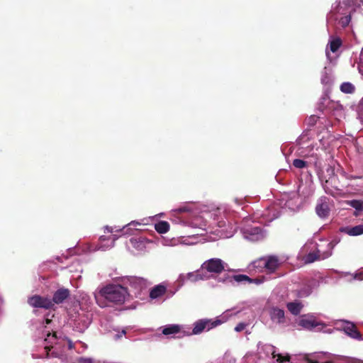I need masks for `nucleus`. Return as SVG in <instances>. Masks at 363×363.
I'll list each match as a JSON object with an SVG mask.
<instances>
[{"label": "nucleus", "instance_id": "f257e3e1", "mask_svg": "<svg viewBox=\"0 0 363 363\" xmlns=\"http://www.w3.org/2000/svg\"><path fill=\"white\" fill-rule=\"evenodd\" d=\"M223 212L221 208L211 211H203L199 216H196L189 223L194 228H199L209 232L215 236L209 238L210 241H215L220 238H232L237 230V226L229 221L219 220L218 214Z\"/></svg>", "mask_w": 363, "mask_h": 363}, {"label": "nucleus", "instance_id": "f03ea898", "mask_svg": "<svg viewBox=\"0 0 363 363\" xmlns=\"http://www.w3.org/2000/svg\"><path fill=\"white\" fill-rule=\"evenodd\" d=\"M128 296V289L120 284H108L94 293L96 302L101 308L107 306V303L102 298L116 304H123Z\"/></svg>", "mask_w": 363, "mask_h": 363}, {"label": "nucleus", "instance_id": "7ed1b4c3", "mask_svg": "<svg viewBox=\"0 0 363 363\" xmlns=\"http://www.w3.org/2000/svg\"><path fill=\"white\" fill-rule=\"evenodd\" d=\"M355 6L356 4L353 1L336 3L328 15V21H335L342 28L348 26L351 21V13L355 11Z\"/></svg>", "mask_w": 363, "mask_h": 363}, {"label": "nucleus", "instance_id": "20e7f679", "mask_svg": "<svg viewBox=\"0 0 363 363\" xmlns=\"http://www.w3.org/2000/svg\"><path fill=\"white\" fill-rule=\"evenodd\" d=\"M239 311L235 308L226 310L220 315L218 316L215 320H200L194 324V328L192 332H190V335H199L204 330H209L222 323H225L233 315H237Z\"/></svg>", "mask_w": 363, "mask_h": 363}, {"label": "nucleus", "instance_id": "39448f33", "mask_svg": "<svg viewBox=\"0 0 363 363\" xmlns=\"http://www.w3.org/2000/svg\"><path fill=\"white\" fill-rule=\"evenodd\" d=\"M250 218L244 220L240 231L243 238L251 242L262 240L267 236V232L259 225H252ZM254 223V220H252Z\"/></svg>", "mask_w": 363, "mask_h": 363}, {"label": "nucleus", "instance_id": "423d86ee", "mask_svg": "<svg viewBox=\"0 0 363 363\" xmlns=\"http://www.w3.org/2000/svg\"><path fill=\"white\" fill-rule=\"evenodd\" d=\"M52 323V320L46 318L45 323L46 325L43 326V330L42 331V335L39 337L40 339H43L45 342V349L46 350H50V348H53V345L61 344L62 342H67L69 349H72L74 347L73 342L67 338H60L57 337L56 333L53 331L48 325Z\"/></svg>", "mask_w": 363, "mask_h": 363}, {"label": "nucleus", "instance_id": "0eeeda50", "mask_svg": "<svg viewBox=\"0 0 363 363\" xmlns=\"http://www.w3.org/2000/svg\"><path fill=\"white\" fill-rule=\"evenodd\" d=\"M300 199L296 192L286 193L281 195L279 205L282 208H289L291 211H296L299 208Z\"/></svg>", "mask_w": 363, "mask_h": 363}, {"label": "nucleus", "instance_id": "6e6552de", "mask_svg": "<svg viewBox=\"0 0 363 363\" xmlns=\"http://www.w3.org/2000/svg\"><path fill=\"white\" fill-rule=\"evenodd\" d=\"M333 247L334 245L332 242H328V250L326 251H323L321 249L318 248L315 252H309L303 258L305 263L309 264L316 260L325 259L329 257L332 255Z\"/></svg>", "mask_w": 363, "mask_h": 363}, {"label": "nucleus", "instance_id": "1a4fd4ad", "mask_svg": "<svg viewBox=\"0 0 363 363\" xmlns=\"http://www.w3.org/2000/svg\"><path fill=\"white\" fill-rule=\"evenodd\" d=\"M269 315L272 325L274 327H284L286 324L285 312L278 306H272L269 309Z\"/></svg>", "mask_w": 363, "mask_h": 363}, {"label": "nucleus", "instance_id": "9d476101", "mask_svg": "<svg viewBox=\"0 0 363 363\" xmlns=\"http://www.w3.org/2000/svg\"><path fill=\"white\" fill-rule=\"evenodd\" d=\"M162 333L163 335L173 337L177 335L178 337H181L185 335H190L189 329L186 330L184 325L178 324H169L164 325L162 328Z\"/></svg>", "mask_w": 363, "mask_h": 363}, {"label": "nucleus", "instance_id": "9b49d317", "mask_svg": "<svg viewBox=\"0 0 363 363\" xmlns=\"http://www.w3.org/2000/svg\"><path fill=\"white\" fill-rule=\"evenodd\" d=\"M225 263L219 258H211L204 262L201 267L211 273L219 274L225 269Z\"/></svg>", "mask_w": 363, "mask_h": 363}, {"label": "nucleus", "instance_id": "f8f14e48", "mask_svg": "<svg viewBox=\"0 0 363 363\" xmlns=\"http://www.w3.org/2000/svg\"><path fill=\"white\" fill-rule=\"evenodd\" d=\"M104 232L105 233H112V236L108 238L107 240H111L110 244L106 245L102 244L100 246H99L98 250H106L108 249H110L114 246V242L116 240H118L120 237L122 235V230L121 228L119 226H105L104 227Z\"/></svg>", "mask_w": 363, "mask_h": 363}, {"label": "nucleus", "instance_id": "ddd939ff", "mask_svg": "<svg viewBox=\"0 0 363 363\" xmlns=\"http://www.w3.org/2000/svg\"><path fill=\"white\" fill-rule=\"evenodd\" d=\"M28 301V303L34 308L48 309L53 306L52 301L50 298L38 295H35L29 298Z\"/></svg>", "mask_w": 363, "mask_h": 363}, {"label": "nucleus", "instance_id": "4468645a", "mask_svg": "<svg viewBox=\"0 0 363 363\" xmlns=\"http://www.w3.org/2000/svg\"><path fill=\"white\" fill-rule=\"evenodd\" d=\"M341 45H342V41L340 38L333 37V36L330 37L328 46L326 48L325 53H326L328 60L330 62H333V57L330 55V52H331L333 53H335L336 52H337V50L340 48V47L341 46Z\"/></svg>", "mask_w": 363, "mask_h": 363}, {"label": "nucleus", "instance_id": "2eb2a0df", "mask_svg": "<svg viewBox=\"0 0 363 363\" xmlns=\"http://www.w3.org/2000/svg\"><path fill=\"white\" fill-rule=\"evenodd\" d=\"M298 324L303 328L312 330L320 325V323L318 322L313 316L305 315L300 317Z\"/></svg>", "mask_w": 363, "mask_h": 363}, {"label": "nucleus", "instance_id": "dca6fc26", "mask_svg": "<svg viewBox=\"0 0 363 363\" xmlns=\"http://www.w3.org/2000/svg\"><path fill=\"white\" fill-rule=\"evenodd\" d=\"M74 327L78 332H84L89 325L91 320L88 315L85 314H79L73 319Z\"/></svg>", "mask_w": 363, "mask_h": 363}, {"label": "nucleus", "instance_id": "f3484780", "mask_svg": "<svg viewBox=\"0 0 363 363\" xmlns=\"http://www.w3.org/2000/svg\"><path fill=\"white\" fill-rule=\"evenodd\" d=\"M263 259L267 274L274 273L280 264L279 260L276 256L264 257Z\"/></svg>", "mask_w": 363, "mask_h": 363}, {"label": "nucleus", "instance_id": "a211bd4d", "mask_svg": "<svg viewBox=\"0 0 363 363\" xmlns=\"http://www.w3.org/2000/svg\"><path fill=\"white\" fill-rule=\"evenodd\" d=\"M130 242L133 247L138 252H144L146 250L147 245L152 242L143 237L132 238Z\"/></svg>", "mask_w": 363, "mask_h": 363}, {"label": "nucleus", "instance_id": "6ab92c4d", "mask_svg": "<svg viewBox=\"0 0 363 363\" xmlns=\"http://www.w3.org/2000/svg\"><path fill=\"white\" fill-rule=\"evenodd\" d=\"M316 213L320 218H326L329 214L328 199L326 197H321L315 207Z\"/></svg>", "mask_w": 363, "mask_h": 363}, {"label": "nucleus", "instance_id": "aec40b11", "mask_svg": "<svg viewBox=\"0 0 363 363\" xmlns=\"http://www.w3.org/2000/svg\"><path fill=\"white\" fill-rule=\"evenodd\" d=\"M145 220L146 219H143L141 221L133 220L128 223L127 225H123L121 228L122 235L128 236L133 235L135 232L138 230V229L136 228L137 226L147 224V223L145 222Z\"/></svg>", "mask_w": 363, "mask_h": 363}, {"label": "nucleus", "instance_id": "412c9836", "mask_svg": "<svg viewBox=\"0 0 363 363\" xmlns=\"http://www.w3.org/2000/svg\"><path fill=\"white\" fill-rule=\"evenodd\" d=\"M342 329L352 338L362 340V337L356 326L351 322L342 321Z\"/></svg>", "mask_w": 363, "mask_h": 363}, {"label": "nucleus", "instance_id": "4be33fe9", "mask_svg": "<svg viewBox=\"0 0 363 363\" xmlns=\"http://www.w3.org/2000/svg\"><path fill=\"white\" fill-rule=\"evenodd\" d=\"M280 216L279 211H277L276 208V204H274L271 207L266 209L264 213L262 214L263 217V220H260V223H269L276 219Z\"/></svg>", "mask_w": 363, "mask_h": 363}, {"label": "nucleus", "instance_id": "5701e85b", "mask_svg": "<svg viewBox=\"0 0 363 363\" xmlns=\"http://www.w3.org/2000/svg\"><path fill=\"white\" fill-rule=\"evenodd\" d=\"M249 272L252 273L265 272V265L263 257H260L252 262L247 267Z\"/></svg>", "mask_w": 363, "mask_h": 363}, {"label": "nucleus", "instance_id": "b1692460", "mask_svg": "<svg viewBox=\"0 0 363 363\" xmlns=\"http://www.w3.org/2000/svg\"><path fill=\"white\" fill-rule=\"evenodd\" d=\"M318 286V284L315 281H312L308 284L304 285L298 291V296L300 298H305L308 296L313 291V290Z\"/></svg>", "mask_w": 363, "mask_h": 363}, {"label": "nucleus", "instance_id": "393cba45", "mask_svg": "<svg viewBox=\"0 0 363 363\" xmlns=\"http://www.w3.org/2000/svg\"><path fill=\"white\" fill-rule=\"evenodd\" d=\"M69 292L67 289H60L57 290L53 295L52 300V303H62L69 296Z\"/></svg>", "mask_w": 363, "mask_h": 363}, {"label": "nucleus", "instance_id": "a878e982", "mask_svg": "<svg viewBox=\"0 0 363 363\" xmlns=\"http://www.w3.org/2000/svg\"><path fill=\"white\" fill-rule=\"evenodd\" d=\"M286 308L293 315H298L303 308V304L299 301H294L286 303Z\"/></svg>", "mask_w": 363, "mask_h": 363}, {"label": "nucleus", "instance_id": "bb28decb", "mask_svg": "<svg viewBox=\"0 0 363 363\" xmlns=\"http://www.w3.org/2000/svg\"><path fill=\"white\" fill-rule=\"evenodd\" d=\"M341 231L350 236L360 235L363 234V225H359L352 228H344Z\"/></svg>", "mask_w": 363, "mask_h": 363}, {"label": "nucleus", "instance_id": "cd10ccee", "mask_svg": "<svg viewBox=\"0 0 363 363\" xmlns=\"http://www.w3.org/2000/svg\"><path fill=\"white\" fill-rule=\"evenodd\" d=\"M166 291L165 286L159 284L155 286L150 292V297L155 299L162 296Z\"/></svg>", "mask_w": 363, "mask_h": 363}, {"label": "nucleus", "instance_id": "c85d7f7f", "mask_svg": "<svg viewBox=\"0 0 363 363\" xmlns=\"http://www.w3.org/2000/svg\"><path fill=\"white\" fill-rule=\"evenodd\" d=\"M186 277L191 282H196L200 280H204L207 278L205 274L199 271L189 272L186 274Z\"/></svg>", "mask_w": 363, "mask_h": 363}, {"label": "nucleus", "instance_id": "c756f323", "mask_svg": "<svg viewBox=\"0 0 363 363\" xmlns=\"http://www.w3.org/2000/svg\"><path fill=\"white\" fill-rule=\"evenodd\" d=\"M130 282L137 289H142L147 285V281L140 277H132L130 279Z\"/></svg>", "mask_w": 363, "mask_h": 363}, {"label": "nucleus", "instance_id": "7c9ffc66", "mask_svg": "<svg viewBox=\"0 0 363 363\" xmlns=\"http://www.w3.org/2000/svg\"><path fill=\"white\" fill-rule=\"evenodd\" d=\"M262 350L265 354L266 357H272L273 359L277 358L279 354L276 353L275 347L272 345H264L262 347Z\"/></svg>", "mask_w": 363, "mask_h": 363}, {"label": "nucleus", "instance_id": "2f4dec72", "mask_svg": "<svg viewBox=\"0 0 363 363\" xmlns=\"http://www.w3.org/2000/svg\"><path fill=\"white\" fill-rule=\"evenodd\" d=\"M155 229L160 234L166 233L169 230V224L167 221H160L155 223Z\"/></svg>", "mask_w": 363, "mask_h": 363}, {"label": "nucleus", "instance_id": "473e14b6", "mask_svg": "<svg viewBox=\"0 0 363 363\" xmlns=\"http://www.w3.org/2000/svg\"><path fill=\"white\" fill-rule=\"evenodd\" d=\"M177 239L179 245H193L198 242V238L194 236L187 238H178Z\"/></svg>", "mask_w": 363, "mask_h": 363}, {"label": "nucleus", "instance_id": "72a5a7b5", "mask_svg": "<svg viewBox=\"0 0 363 363\" xmlns=\"http://www.w3.org/2000/svg\"><path fill=\"white\" fill-rule=\"evenodd\" d=\"M323 353H313L307 355L306 360L311 363H330L329 362H320L323 357Z\"/></svg>", "mask_w": 363, "mask_h": 363}, {"label": "nucleus", "instance_id": "f704fd0d", "mask_svg": "<svg viewBox=\"0 0 363 363\" xmlns=\"http://www.w3.org/2000/svg\"><path fill=\"white\" fill-rule=\"evenodd\" d=\"M244 279L248 280L250 282L254 283L257 285L262 284L266 280V279L264 277L262 278L250 279L248 277L245 275H240L238 277V278L236 279V280L238 281H241Z\"/></svg>", "mask_w": 363, "mask_h": 363}, {"label": "nucleus", "instance_id": "c9c22d12", "mask_svg": "<svg viewBox=\"0 0 363 363\" xmlns=\"http://www.w3.org/2000/svg\"><path fill=\"white\" fill-rule=\"evenodd\" d=\"M354 86L350 82H343L340 85V90L345 94H352L354 91Z\"/></svg>", "mask_w": 363, "mask_h": 363}, {"label": "nucleus", "instance_id": "e433bc0d", "mask_svg": "<svg viewBox=\"0 0 363 363\" xmlns=\"http://www.w3.org/2000/svg\"><path fill=\"white\" fill-rule=\"evenodd\" d=\"M347 203L358 211H363V201L362 200H351V201H348Z\"/></svg>", "mask_w": 363, "mask_h": 363}, {"label": "nucleus", "instance_id": "4c0bfd02", "mask_svg": "<svg viewBox=\"0 0 363 363\" xmlns=\"http://www.w3.org/2000/svg\"><path fill=\"white\" fill-rule=\"evenodd\" d=\"M332 82V78L330 74L327 72L326 67L324 68V71L321 76V83L323 84H330Z\"/></svg>", "mask_w": 363, "mask_h": 363}, {"label": "nucleus", "instance_id": "58836bf2", "mask_svg": "<svg viewBox=\"0 0 363 363\" xmlns=\"http://www.w3.org/2000/svg\"><path fill=\"white\" fill-rule=\"evenodd\" d=\"M162 244L164 246H172V247L179 245L177 238H172V239L164 238L162 240Z\"/></svg>", "mask_w": 363, "mask_h": 363}, {"label": "nucleus", "instance_id": "ea45409f", "mask_svg": "<svg viewBox=\"0 0 363 363\" xmlns=\"http://www.w3.org/2000/svg\"><path fill=\"white\" fill-rule=\"evenodd\" d=\"M187 281H189V279H187L186 274H180L177 279L179 287L183 286Z\"/></svg>", "mask_w": 363, "mask_h": 363}, {"label": "nucleus", "instance_id": "a19ab883", "mask_svg": "<svg viewBox=\"0 0 363 363\" xmlns=\"http://www.w3.org/2000/svg\"><path fill=\"white\" fill-rule=\"evenodd\" d=\"M293 165L298 169H302L306 166V162L302 160L296 159L293 161Z\"/></svg>", "mask_w": 363, "mask_h": 363}, {"label": "nucleus", "instance_id": "79ce46f5", "mask_svg": "<svg viewBox=\"0 0 363 363\" xmlns=\"http://www.w3.org/2000/svg\"><path fill=\"white\" fill-rule=\"evenodd\" d=\"M191 211V208H189L187 205H184L183 206H181V207H179L177 208H175V209H173L172 211V214H174V213H184V212H188V211Z\"/></svg>", "mask_w": 363, "mask_h": 363}, {"label": "nucleus", "instance_id": "37998d69", "mask_svg": "<svg viewBox=\"0 0 363 363\" xmlns=\"http://www.w3.org/2000/svg\"><path fill=\"white\" fill-rule=\"evenodd\" d=\"M276 361L278 363H290L289 357V356H282L281 354H279L276 359Z\"/></svg>", "mask_w": 363, "mask_h": 363}, {"label": "nucleus", "instance_id": "c03bdc74", "mask_svg": "<svg viewBox=\"0 0 363 363\" xmlns=\"http://www.w3.org/2000/svg\"><path fill=\"white\" fill-rule=\"evenodd\" d=\"M126 334V330L125 329H122L121 331L116 330V333L114 335L113 338L116 340L121 339L123 336Z\"/></svg>", "mask_w": 363, "mask_h": 363}, {"label": "nucleus", "instance_id": "a18cd8bd", "mask_svg": "<svg viewBox=\"0 0 363 363\" xmlns=\"http://www.w3.org/2000/svg\"><path fill=\"white\" fill-rule=\"evenodd\" d=\"M247 326V324L245 323H238L235 328V330L236 332H241Z\"/></svg>", "mask_w": 363, "mask_h": 363}, {"label": "nucleus", "instance_id": "49530a36", "mask_svg": "<svg viewBox=\"0 0 363 363\" xmlns=\"http://www.w3.org/2000/svg\"><path fill=\"white\" fill-rule=\"evenodd\" d=\"M79 363H94V360L89 357H80L78 359Z\"/></svg>", "mask_w": 363, "mask_h": 363}, {"label": "nucleus", "instance_id": "de8ad7c7", "mask_svg": "<svg viewBox=\"0 0 363 363\" xmlns=\"http://www.w3.org/2000/svg\"><path fill=\"white\" fill-rule=\"evenodd\" d=\"M354 279L363 280V271L359 273H356L353 275Z\"/></svg>", "mask_w": 363, "mask_h": 363}, {"label": "nucleus", "instance_id": "09e8293b", "mask_svg": "<svg viewBox=\"0 0 363 363\" xmlns=\"http://www.w3.org/2000/svg\"><path fill=\"white\" fill-rule=\"evenodd\" d=\"M100 239L101 241H105L106 240V238L104 236H101Z\"/></svg>", "mask_w": 363, "mask_h": 363}, {"label": "nucleus", "instance_id": "8fccbe9b", "mask_svg": "<svg viewBox=\"0 0 363 363\" xmlns=\"http://www.w3.org/2000/svg\"><path fill=\"white\" fill-rule=\"evenodd\" d=\"M360 1H361L362 4L363 6V0H360Z\"/></svg>", "mask_w": 363, "mask_h": 363}]
</instances>
